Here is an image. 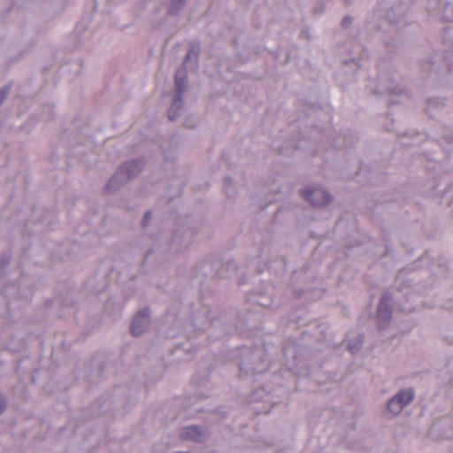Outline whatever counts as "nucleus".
Segmentation results:
<instances>
[{
  "instance_id": "nucleus-7",
  "label": "nucleus",
  "mask_w": 453,
  "mask_h": 453,
  "mask_svg": "<svg viewBox=\"0 0 453 453\" xmlns=\"http://www.w3.org/2000/svg\"><path fill=\"white\" fill-rule=\"evenodd\" d=\"M180 103H181V97H180V96H179V98H178V99L173 103V105L172 109H171V110H170V111H169V115H168V117H169V119H170L171 120L175 119H176V117H177L176 113L173 111V107H174V106H177V108H178V109H179V108H180V106H181V105H180Z\"/></svg>"
},
{
  "instance_id": "nucleus-6",
  "label": "nucleus",
  "mask_w": 453,
  "mask_h": 453,
  "mask_svg": "<svg viewBox=\"0 0 453 453\" xmlns=\"http://www.w3.org/2000/svg\"><path fill=\"white\" fill-rule=\"evenodd\" d=\"M185 436L192 440H197L200 436V432L195 426L188 427L186 429Z\"/></svg>"
},
{
  "instance_id": "nucleus-12",
  "label": "nucleus",
  "mask_w": 453,
  "mask_h": 453,
  "mask_svg": "<svg viewBox=\"0 0 453 453\" xmlns=\"http://www.w3.org/2000/svg\"><path fill=\"white\" fill-rule=\"evenodd\" d=\"M349 24H350V19L349 18H344L343 20H342V25L344 27L348 26Z\"/></svg>"
},
{
  "instance_id": "nucleus-2",
  "label": "nucleus",
  "mask_w": 453,
  "mask_h": 453,
  "mask_svg": "<svg viewBox=\"0 0 453 453\" xmlns=\"http://www.w3.org/2000/svg\"><path fill=\"white\" fill-rule=\"evenodd\" d=\"M303 197L316 206H324L330 202V196L324 189L315 188L313 189H304L302 192Z\"/></svg>"
},
{
  "instance_id": "nucleus-9",
  "label": "nucleus",
  "mask_w": 453,
  "mask_h": 453,
  "mask_svg": "<svg viewBox=\"0 0 453 453\" xmlns=\"http://www.w3.org/2000/svg\"><path fill=\"white\" fill-rule=\"evenodd\" d=\"M7 94H8V88H5V89L0 91V104H2L4 99L6 97Z\"/></svg>"
},
{
  "instance_id": "nucleus-3",
  "label": "nucleus",
  "mask_w": 453,
  "mask_h": 453,
  "mask_svg": "<svg viewBox=\"0 0 453 453\" xmlns=\"http://www.w3.org/2000/svg\"><path fill=\"white\" fill-rule=\"evenodd\" d=\"M150 313L147 309L139 311L134 317L131 325V334L134 336L140 335L148 321Z\"/></svg>"
},
{
  "instance_id": "nucleus-10",
  "label": "nucleus",
  "mask_w": 453,
  "mask_h": 453,
  "mask_svg": "<svg viewBox=\"0 0 453 453\" xmlns=\"http://www.w3.org/2000/svg\"><path fill=\"white\" fill-rule=\"evenodd\" d=\"M4 408H5L4 401L3 397L0 396V414L2 413V411H4Z\"/></svg>"
},
{
  "instance_id": "nucleus-11",
  "label": "nucleus",
  "mask_w": 453,
  "mask_h": 453,
  "mask_svg": "<svg viewBox=\"0 0 453 453\" xmlns=\"http://www.w3.org/2000/svg\"><path fill=\"white\" fill-rule=\"evenodd\" d=\"M150 219V212L148 211L145 216H144V219H143V224L146 225L147 222Z\"/></svg>"
},
{
  "instance_id": "nucleus-4",
  "label": "nucleus",
  "mask_w": 453,
  "mask_h": 453,
  "mask_svg": "<svg viewBox=\"0 0 453 453\" xmlns=\"http://www.w3.org/2000/svg\"><path fill=\"white\" fill-rule=\"evenodd\" d=\"M187 81V72L185 68L179 69L175 74V86L178 93L180 95L184 91V87Z\"/></svg>"
},
{
  "instance_id": "nucleus-1",
  "label": "nucleus",
  "mask_w": 453,
  "mask_h": 453,
  "mask_svg": "<svg viewBox=\"0 0 453 453\" xmlns=\"http://www.w3.org/2000/svg\"><path fill=\"white\" fill-rule=\"evenodd\" d=\"M414 397L411 389L401 391L396 396L392 398L388 404V411L394 415L398 414L402 409L408 404Z\"/></svg>"
},
{
  "instance_id": "nucleus-8",
  "label": "nucleus",
  "mask_w": 453,
  "mask_h": 453,
  "mask_svg": "<svg viewBox=\"0 0 453 453\" xmlns=\"http://www.w3.org/2000/svg\"><path fill=\"white\" fill-rule=\"evenodd\" d=\"M361 344V340H357L355 343H351L349 345V350L350 351V353L354 354L360 349Z\"/></svg>"
},
{
  "instance_id": "nucleus-5",
  "label": "nucleus",
  "mask_w": 453,
  "mask_h": 453,
  "mask_svg": "<svg viewBox=\"0 0 453 453\" xmlns=\"http://www.w3.org/2000/svg\"><path fill=\"white\" fill-rule=\"evenodd\" d=\"M378 317L380 319L388 320L391 317V310L386 304V301L381 300L378 308Z\"/></svg>"
}]
</instances>
